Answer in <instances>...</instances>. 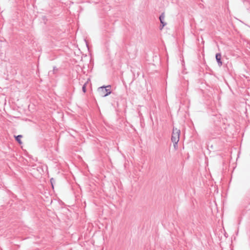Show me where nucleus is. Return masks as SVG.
Masks as SVG:
<instances>
[{
	"label": "nucleus",
	"instance_id": "20e7f679",
	"mask_svg": "<svg viewBox=\"0 0 250 250\" xmlns=\"http://www.w3.org/2000/svg\"><path fill=\"white\" fill-rule=\"evenodd\" d=\"M215 58L218 66H221L223 64V62L221 61V54L220 53H216L215 55Z\"/></svg>",
	"mask_w": 250,
	"mask_h": 250
},
{
	"label": "nucleus",
	"instance_id": "423d86ee",
	"mask_svg": "<svg viewBox=\"0 0 250 250\" xmlns=\"http://www.w3.org/2000/svg\"><path fill=\"white\" fill-rule=\"evenodd\" d=\"M160 23H161V24L159 26V29H160V30H161L164 28V27L167 25V22H165L164 20V21H160Z\"/></svg>",
	"mask_w": 250,
	"mask_h": 250
},
{
	"label": "nucleus",
	"instance_id": "f03ea898",
	"mask_svg": "<svg viewBox=\"0 0 250 250\" xmlns=\"http://www.w3.org/2000/svg\"><path fill=\"white\" fill-rule=\"evenodd\" d=\"M111 87L110 85L102 86L98 88V94L103 97L107 96L112 92Z\"/></svg>",
	"mask_w": 250,
	"mask_h": 250
},
{
	"label": "nucleus",
	"instance_id": "9d476101",
	"mask_svg": "<svg viewBox=\"0 0 250 250\" xmlns=\"http://www.w3.org/2000/svg\"><path fill=\"white\" fill-rule=\"evenodd\" d=\"M50 181L51 184L52 188H54L53 184L55 183V180L54 178H52L50 179Z\"/></svg>",
	"mask_w": 250,
	"mask_h": 250
},
{
	"label": "nucleus",
	"instance_id": "7ed1b4c3",
	"mask_svg": "<svg viewBox=\"0 0 250 250\" xmlns=\"http://www.w3.org/2000/svg\"><path fill=\"white\" fill-rule=\"evenodd\" d=\"M181 131L180 129L173 127L171 140L172 142H179Z\"/></svg>",
	"mask_w": 250,
	"mask_h": 250
},
{
	"label": "nucleus",
	"instance_id": "f257e3e1",
	"mask_svg": "<svg viewBox=\"0 0 250 250\" xmlns=\"http://www.w3.org/2000/svg\"><path fill=\"white\" fill-rule=\"evenodd\" d=\"M220 118L221 117L220 114L213 115L212 120L215 124V130L213 132H211V134H212L213 138H216L221 132L222 129L219 125L220 123Z\"/></svg>",
	"mask_w": 250,
	"mask_h": 250
},
{
	"label": "nucleus",
	"instance_id": "9b49d317",
	"mask_svg": "<svg viewBox=\"0 0 250 250\" xmlns=\"http://www.w3.org/2000/svg\"><path fill=\"white\" fill-rule=\"evenodd\" d=\"M42 20H43V21H44V22L45 23H46V21H47V18L46 16H43L42 17Z\"/></svg>",
	"mask_w": 250,
	"mask_h": 250
},
{
	"label": "nucleus",
	"instance_id": "f8f14e48",
	"mask_svg": "<svg viewBox=\"0 0 250 250\" xmlns=\"http://www.w3.org/2000/svg\"><path fill=\"white\" fill-rule=\"evenodd\" d=\"M58 68L56 66H54L53 70V73H55L56 71H58Z\"/></svg>",
	"mask_w": 250,
	"mask_h": 250
},
{
	"label": "nucleus",
	"instance_id": "0eeeda50",
	"mask_svg": "<svg viewBox=\"0 0 250 250\" xmlns=\"http://www.w3.org/2000/svg\"><path fill=\"white\" fill-rule=\"evenodd\" d=\"M159 20L160 21H164L165 19V13L164 12L162 13L159 16Z\"/></svg>",
	"mask_w": 250,
	"mask_h": 250
},
{
	"label": "nucleus",
	"instance_id": "ddd939ff",
	"mask_svg": "<svg viewBox=\"0 0 250 250\" xmlns=\"http://www.w3.org/2000/svg\"><path fill=\"white\" fill-rule=\"evenodd\" d=\"M85 42H86L85 40ZM86 46L88 47V44L87 43V42H86Z\"/></svg>",
	"mask_w": 250,
	"mask_h": 250
},
{
	"label": "nucleus",
	"instance_id": "6e6552de",
	"mask_svg": "<svg viewBox=\"0 0 250 250\" xmlns=\"http://www.w3.org/2000/svg\"><path fill=\"white\" fill-rule=\"evenodd\" d=\"M82 91L83 93L86 92V83H85L82 86Z\"/></svg>",
	"mask_w": 250,
	"mask_h": 250
},
{
	"label": "nucleus",
	"instance_id": "1a4fd4ad",
	"mask_svg": "<svg viewBox=\"0 0 250 250\" xmlns=\"http://www.w3.org/2000/svg\"><path fill=\"white\" fill-rule=\"evenodd\" d=\"M173 143V146L175 150L178 149V142H172Z\"/></svg>",
	"mask_w": 250,
	"mask_h": 250
},
{
	"label": "nucleus",
	"instance_id": "39448f33",
	"mask_svg": "<svg viewBox=\"0 0 250 250\" xmlns=\"http://www.w3.org/2000/svg\"><path fill=\"white\" fill-rule=\"evenodd\" d=\"M22 137V135H18L17 136H16V135L14 136L15 140L20 145L22 143V142L21 140V138Z\"/></svg>",
	"mask_w": 250,
	"mask_h": 250
}]
</instances>
